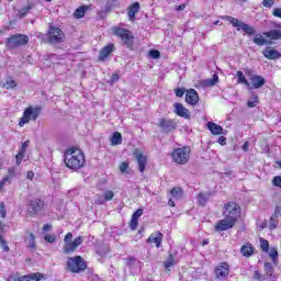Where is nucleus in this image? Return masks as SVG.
<instances>
[{"label": "nucleus", "mask_w": 281, "mask_h": 281, "mask_svg": "<svg viewBox=\"0 0 281 281\" xmlns=\"http://www.w3.org/2000/svg\"><path fill=\"white\" fill-rule=\"evenodd\" d=\"M24 155H25V151H20V153L15 156V165H16V166H21V161H23Z\"/></svg>", "instance_id": "nucleus-42"}, {"label": "nucleus", "mask_w": 281, "mask_h": 281, "mask_svg": "<svg viewBox=\"0 0 281 281\" xmlns=\"http://www.w3.org/2000/svg\"><path fill=\"white\" fill-rule=\"evenodd\" d=\"M33 9H34V4L29 3L26 7H23L18 11V16L20 19H24V16H27V14L30 13V10H33Z\"/></svg>", "instance_id": "nucleus-24"}, {"label": "nucleus", "mask_w": 281, "mask_h": 281, "mask_svg": "<svg viewBox=\"0 0 281 281\" xmlns=\"http://www.w3.org/2000/svg\"><path fill=\"white\" fill-rule=\"evenodd\" d=\"M272 14H273V16L281 19V9L280 8L274 9Z\"/></svg>", "instance_id": "nucleus-57"}, {"label": "nucleus", "mask_w": 281, "mask_h": 281, "mask_svg": "<svg viewBox=\"0 0 281 281\" xmlns=\"http://www.w3.org/2000/svg\"><path fill=\"white\" fill-rule=\"evenodd\" d=\"M265 271H266V273H271L273 271V265L271 262H266Z\"/></svg>", "instance_id": "nucleus-51"}, {"label": "nucleus", "mask_w": 281, "mask_h": 281, "mask_svg": "<svg viewBox=\"0 0 281 281\" xmlns=\"http://www.w3.org/2000/svg\"><path fill=\"white\" fill-rule=\"evenodd\" d=\"M186 103L194 106L199 104V93L194 89L187 90L186 93Z\"/></svg>", "instance_id": "nucleus-13"}, {"label": "nucleus", "mask_w": 281, "mask_h": 281, "mask_svg": "<svg viewBox=\"0 0 281 281\" xmlns=\"http://www.w3.org/2000/svg\"><path fill=\"white\" fill-rule=\"evenodd\" d=\"M212 198V193H199L198 194V202L201 205H205V203H207V201H210V199Z\"/></svg>", "instance_id": "nucleus-29"}, {"label": "nucleus", "mask_w": 281, "mask_h": 281, "mask_svg": "<svg viewBox=\"0 0 281 281\" xmlns=\"http://www.w3.org/2000/svg\"><path fill=\"white\" fill-rule=\"evenodd\" d=\"M161 240H164V234L158 231L148 237L147 243H155L156 247H161Z\"/></svg>", "instance_id": "nucleus-18"}, {"label": "nucleus", "mask_w": 281, "mask_h": 281, "mask_svg": "<svg viewBox=\"0 0 281 281\" xmlns=\"http://www.w3.org/2000/svg\"><path fill=\"white\" fill-rule=\"evenodd\" d=\"M83 240L85 239L79 236V237L75 238V240L72 243L76 244L77 247H80V244L83 243Z\"/></svg>", "instance_id": "nucleus-58"}, {"label": "nucleus", "mask_w": 281, "mask_h": 281, "mask_svg": "<svg viewBox=\"0 0 281 281\" xmlns=\"http://www.w3.org/2000/svg\"><path fill=\"white\" fill-rule=\"evenodd\" d=\"M149 56H150V58L157 59V58H159V56H161V53L157 49H151V50H149Z\"/></svg>", "instance_id": "nucleus-46"}, {"label": "nucleus", "mask_w": 281, "mask_h": 281, "mask_svg": "<svg viewBox=\"0 0 281 281\" xmlns=\"http://www.w3.org/2000/svg\"><path fill=\"white\" fill-rule=\"evenodd\" d=\"M41 280H43V273L41 272L18 277V281H41Z\"/></svg>", "instance_id": "nucleus-19"}, {"label": "nucleus", "mask_w": 281, "mask_h": 281, "mask_svg": "<svg viewBox=\"0 0 281 281\" xmlns=\"http://www.w3.org/2000/svg\"><path fill=\"white\" fill-rule=\"evenodd\" d=\"M237 79L238 85H245L248 89L251 90V86L249 85V81H247V78L245 77L243 71H237Z\"/></svg>", "instance_id": "nucleus-27"}, {"label": "nucleus", "mask_w": 281, "mask_h": 281, "mask_svg": "<svg viewBox=\"0 0 281 281\" xmlns=\"http://www.w3.org/2000/svg\"><path fill=\"white\" fill-rule=\"evenodd\" d=\"M222 19L228 21V23H231L233 27H236L237 32H240V30H243V32H246V34H248L249 36H254V34H256V30L254 29V26L245 24V22L239 21L236 18L224 15L222 16Z\"/></svg>", "instance_id": "nucleus-4"}, {"label": "nucleus", "mask_w": 281, "mask_h": 281, "mask_svg": "<svg viewBox=\"0 0 281 281\" xmlns=\"http://www.w3.org/2000/svg\"><path fill=\"white\" fill-rule=\"evenodd\" d=\"M10 181V177H4L2 181H0V190H3V186Z\"/></svg>", "instance_id": "nucleus-56"}, {"label": "nucleus", "mask_w": 281, "mask_h": 281, "mask_svg": "<svg viewBox=\"0 0 281 281\" xmlns=\"http://www.w3.org/2000/svg\"><path fill=\"white\" fill-rule=\"evenodd\" d=\"M217 142L221 146H225V144H227V138L225 136H221Z\"/></svg>", "instance_id": "nucleus-59"}, {"label": "nucleus", "mask_w": 281, "mask_h": 281, "mask_svg": "<svg viewBox=\"0 0 281 281\" xmlns=\"http://www.w3.org/2000/svg\"><path fill=\"white\" fill-rule=\"evenodd\" d=\"M247 106L249 109H254L255 106H258V95H252L247 101Z\"/></svg>", "instance_id": "nucleus-35"}, {"label": "nucleus", "mask_w": 281, "mask_h": 281, "mask_svg": "<svg viewBox=\"0 0 281 281\" xmlns=\"http://www.w3.org/2000/svg\"><path fill=\"white\" fill-rule=\"evenodd\" d=\"M95 203H97L98 205H104V198L99 196V198L95 200Z\"/></svg>", "instance_id": "nucleus-61"}, {"label": "nucleus", "mask_w": 281, "mask_h": 281, "mask_svg": "<svg viewBox=\"0 0 281 281\" xmlns=\"http://www.w3.org/2000/svg\"><path fill=\"white\" fill-rule=\"evenodd\" d=\"M273 186H277V188H281V177L277 176L272 180Z\"/></svg>", "instance_id": "nucleus-53"}, {"label": "nucleus", "mask_w": 281, "mask_h": 281, "mask_svg": "<svg viewBox=\"0 0 281 281\" xmlns=\"http://www.w3.org/2000/svg\"><path fill=\"white\" fill-rule=\"evenodd\" d=\"M133 155L137 161L139 172H144L146 170V166H148V158L138 148L134 149Z\"/></svg>", "instance_id": "nucleus-11"}, {"label": "nucleus", "mask_w": 281, "mask_h": 281, "mask_svg": "<svg viewBox=\"0 0 281 281\" xmlns=\"http://www.w3.org/2000/svg\"><path fill=\"white\" fill-rule=\"evenodd\" d=\"M171 196L176 199V201L181 199V196H183V190H181L179 187L173 188L171 190Z\"/></svg>", "instance_id": "nucleus-33"}, {"label": "nucleus", "mask_w": 281, "mask_h": 281, "mask_svg": "<svg viewBox=\"0 0 281 281\" xmlns=\"http://www.w3.org/2000/svg\"><path fill=\"white\" fill-rule=\"evenodd\" d=\"M75 249H78V246L74 241H68L64 246L65 254H71Z\"/></svg>", "instance_id": "nucleus-32"}, {"label": "nucleus", "mask_w": 281, "mask_h": 281, "mask_svg": "<svg viewBox=\"0 0 281 281\" xmlns=\"http://www.w3.org/2000/svg\"><path fill=\"white\" fill-rule=\"evenodd\" d=\"M44 206H45V202L42 201L41 199L29 201V204H27L29 216H36L38 212L43 210Z\"/></svg>", "instance_id": "nucleus-10"}, {"label": "nucleus", "mask_w": 281, "mask_h": 281, "mask_svg": "<svg viewBox=\"0 0 281 281\" xmlns=\"http://www.w3.org/2000/svg\"><path fill=\"white\" fill-rule=\"evenodd\" d=\"M175 93H176L177 98H183V94L186 93V88H177L175 90Z\"/></svg>", "instance_id": "nucleus-48"}, {"label": "nucleus", "mask_w": 281, "mask_h": 281, "mask_svg": "<svg viewBox=\"0 0 281 281\" xmlns=\"http://www.w3.org/2000/svg\"><path fill=\"white\" fill-rule=\"evenodd\" d=\"M115 49V46L113 44H108L100 50L99 60H104L105 58H109V55Z\"/></svg>", "instance_id": "nucleus-21"}, {"label": "nucleus", "mask_w": 281, "mask_h": 281, "mask_svg": "<svg viewBox=\"0 0 281 281\" xmlns=\"http://www.w3.org/2000/svg\"><path fill=\"white\" fill-rule=\"evenodd\" d=\"M270 258L272 259V262H277L278 260V249L271 248L269 252Z\"/></svg>", "instance_id": "nucleus-40"}, {"label": "nucleus", "mask_w": 281, "mask_h": 281, "mask_svg": "<svg viewBox=\"0 0 281 281\" xmlns=\"http://www.w3.org/2000/svg\"><path fill=\"white\" fill-rule=\"evenodd\" d=\"M250 80H251V85H252L254 89H260V88L265 87V85H267L265 77H262L260 75H256V76L251 77Z\"/></svg>", "instance_id": "nucleus-17"}, {"label": "nucleus", "mask_w": 281, "mask_h": 281, "mask_svg": "<svg viewBox=\"0 0 281 281\" xmlns=\"http://www.w3.org/2000/svg\"><path fill=\"white\" fill-rule=\"evenodd\" d=\"M26 179H29L30 181H32V179H34V171H29L26 173Z\"/></svg>", "instance_id": "nucleus-63"}, {"label": "nucleus", "mask_w": 281, "mask_h": 281, "mask_svg": "<svg viewBox=\"0 0 281 281\" xmlns=\"http://www.w3.org/2000/svg\"><path fill=\"white\" fill-rule=\"evenodd\" d=\"M8 172L9 173H8L7 177H9V179H12L14 177V175H16V168L15 167H11V168H9Z\"/></svg>", "instance_id": "nucleus-54"}, {"label": "nucleus", "mask_w": 281, "mask_h": 281, "mask_svg": "<svg viewBox=\"0 0 281 281\" xmlns=\"http://www.w3.org/2000/svg\"><path fill=\"white\" fill-rule=\"evenodd\" d=\"M115 36H119V38H122L124 45L131 49L133 47V32L123 29V27H117L114 30Z\"/></svg>", "instance_id": "nucleus-9"}, {"label": "nucleus", "mask_w": 281, "mask_h": 281, "mask_svg": "<svg viewBox=\"0 0 281 281\" xmlns=\"http://www.w3.org/2000/svg\"><path fill=\"white\" fill-rule=\"evenodd\" d=\"M262 54L268 60H278L279 58H281V53L271 47H266L262 50Z\"/></svg>", "instance_id": "nucleus-16"}, {"label": "nucleus", "mask_w": 281, "mask_h": 281, "mask_svg": "<svg viewBox=\"0 0 281 281\" xmlns=\"http://www.w3.org/2000/svg\"><path fill=\"white\" fill-rule=\"evenodd\" d=\"M218 83V75L214 74L213 78L211 79H205L204 81H202L203 87H214V85Z\"/></svg>", "instance_id": "nucleus-26"}, {"label": "nucleus", "mask_w": 281, "mask_h": 281, "mask_svg": "<svg viewBox=\"0 0 281 281\" xmlns=\"http://www.w3.org/2000/svg\"><path fill=\"white\" fill-rule=\"evenodd\" d=\"M87 10H89V7H87V5L79 7V8L74 12L75 19H82V16H85V13L87 12Z\"/></svg>", "instance_id": "nucleus-31"}, {"label": "nucleus", "mask_w": 281, "mask_h": 281, "mask_svg": "<svg viewBox=\"0 0 281 281\" xmlns=\"http://www.w3.org/2000/svg\"><path fill=\"white\" fill-rule=\"evenodd\" d=\"M273 218H280L281 217V206L277 205L274 209V213L272 214Z\"/></svg>", "instance_id": "nucleus-49"}, {"label": "nucleus", "mask_w": 281, "mask_h": 281, "mask_svg": "<svg viewBox=\"0 0 281 281\" xmlns=\"http://www.w3.org/2000/svg\"><path fill=\"white\" fill-rule=\"evenodd\" d=\"M27 243V247L30 249H35L36 248V238L34 237V234H30V236L25 239Z\"/></svg>", "instance_id": "nucleus-34"}, {"label": "nucleus", "mask_w": 281, "mask_h": 281, "mask_svg": "<svg viewBox=\"0 0 281 281\" xmlns=\"http://www.w3.org/2000/svg\"><path fill=\"white\" fill-rule=\"evenodd\" d=\"M8 281H19V277L16 276H10Z\"/></svg>", "instance_id": "nucleus-64"}, {"label": "nucleus", "mask_w": 281, "mask_h": 281, "mask_svg": "<svg viewBox=\"0 0 281 281\" xmlns=\"http://www.w3.org/2000/svg\"><path fill=\"white\" fill-rule=\"evenodd\" d=\"M8 212L5 211V204L3 202H0V216L1 218H5V215Z\"/></svg>", "instance_id": "nucleus-45"}, {"label": "nucleus", "mask_w": 281, "mask_h": 281, "mask_svg": "<svg viewBox=\"0 0 281 281\" xmlns=\"http://www.w3.org/2000/svg\"><path fill=\"white\" fill-rule=\"evenodd\" d=\"M67 271L70 273H82L87 270V262L81 256L69 257L66 263Z\"/></svg>", "instance_id": "nucleus-3"}, {"label": "nucleus", "mask_w": 281, "mask_h": 281, "mask_svg": "<svg viewBox=\"0 0 281 281\" xmlns=\"http://www.w3.org/2000/svg\"><path fill=\"white\" fill-rule=\"evenodd\" d=\"M46 38L49 45H58L65 42V33L57 26H49Z\"/></svg>", "instance_id": "nucleus-5"}, {"label": "nucleus", "mask_w": 281, "mask_h": 281, "mask_svg": "<svg viewBox=\"0 0 281 281\" xmlns=\"http://www.w3.org/2000/svg\"><path fill=\"white\" fill-rule=\"evenodd\" d=\"M44 240H45L46 243L54 244V243H56V236H54V235H45V236H44Z\"/></svg>", "instance_id": "nucleus-47"}, {"label": "nucleus", "mask_w": 281, "mask_h": 281, "mask_svg": "<svg viewBox=\"0 0 281 281\" xmlns=\"http://www.w3.org/2000/svg\"><path fill=\"white\" fill-rule=\"evenodd\" d=\"M175 265V257L172 255H169L168 259L165 261V268L170 269Z\"/></svg>", "instance_id": "nucleus-39"}, {"label": "nucleus", "mask_w": 281, "mask_h": 281, "mask_svg": "<svg viewBox=\"0 0 281 281\" xmlns=\"http://www.w3.org/2000/svg\"><path fill=\"white\" fill-rule=\"evenodd\" d=\"M71 238H74V235H72L71 233H68V234L65 236L64 240H65V243L67 244V243H69V240H71Z\"/></svg>", "instance_id": "nucleus-60"}, {"label": "nucleus", "mask_w": 281, "mask_h": 281, "mask_svg": "<svg viewBox=\"0 0 281 281\" xmlns=\"http://www.w3.org/2000/svg\"><path fill=\"white\" fill-rule=\"evenodd\" d=\"M279 217H273V215L270 217L269 221V229L273 231L276 229V227H278V224L280 223V220H278Z\"/></svg>", "instance_id": "nucleus-36"}, {"label": "nucleus", "mask_w": 281, "mask_h": 281, "mask_svg": "<svg viewBox=\"0 0 281 281\" xmlns=\"http://www.w3.org/2000/svg\"><path fill=\"white\" fill-rule=\"evenodd\" d=\"M30 43V37L23 34H14L7 38V47L8 49H16V47H23V45H27Z\"/></svg>", "instance_id": "nucleus-6"}, {"label": "nucleus", "mask_w": 281, "mask_h": 281, "mask_svg": "<svg viewBox=\"0 0 281 281\" xmlns=\"http://www.w3.org/2000/svg\"><path fill=\"white\" fill-rule=\"evenodd\" d=\"M215 276L218 280H223L224 278H227L229 276V265L227 263H221L216 269H215Z\"/></svg>", "instance_id": "nucleus-15"}, {"label": "nucleus", "mask_w": 281, "mask_h": 281, "mask_svg": "<svg viewBox=\"0 0 281 281\" xmlns=\"http://www.w3.org/2000/svg\"><path fill=\"white\" fill-rule=\"evenodd\" d=\"M252 43H255V45H258L259 47H262V45H269V42L260 34H256Z\"/></svg>", "instance_id": "nucleus-25"}, {"label": "nucleus", "mask_w": 281, "mask_h": 281, "mask_svg": "<svg viewBox=\"0 0 281 281\" xmlns=\"http://www.w3.org/2000/svg\"><path fill=\"white\" fill-rule=\"evenodd\" d=\"M0 247L4 251H10V247H8V243H5V239H3V236H0Z\"/></svg>", "instance_id": "nucleus-43"}, {"label": "nucleus", "mask_w": 281, "mask_h": 281, "mask_svg": "<svg viewBox=\"0 0 281 281\" xmlns=\"http://www.w3.org/2000/svg\"><path fill=\"white\" fill-rule=\"evenodd\" d=\"M120 144H122V134L120 132H114L111 137V145L120 146Z\"/></svg>", "instance_id": "nucleus-28"}, {"label": "nucleus", "mask_w": 281, "mask_h": 281, "mask_svg": "<svg viewBox=\"0 0 281 281\" xmlns=\"http://www.w3.org/2000/svg\"><path fill=\"white\" fill-rule=\"evenodd\" d=\"M64 164L70 170H80L85 166V154L80 149L70 148L64 154Z\"/></svg>", "instance_id": "nucleus-2"}, {"label": "nucleus", "mask_w": 281, "mask_h": 281, "mask_svg": "<svg viewBox=\"0 0 281 281\" xmlns=\"http://www.w3.org/2000/svg\"><path fill=\"white\" fill-rule=\"evenodd\" d=\"M16 87V81L14 80H9L2 83L3 89H15Z\"/></svg>", "instance_id": "nucleus-38"}, {"label": "nucleus", "mask_w": 281, "mask_h": 281, "mask_svg": "<svg viewBox=\"0 0 281 281\" xmlns=\"http://www.w3.org/2000/svg\"><path fill=\"white\" fill-rule=\"evenodd\" d=\"M171 157L176 164H180L181 166L188 164V161H190V147L184 146L175 149L171 154Z\"/></svg>", "instance_id": "nucleus-8"}, {"label": "nucleus", "mask_w": 281, "mask_h": 281, "mask_svg": "<svg viewBox=\"0 0 281 281\" xmlns=\"http://www.w3.org/2000/svg\"><path fill=\"white\" fill-rule=\"evenodd\" d=\"M142 214H144V210L143 209H137L133 213L132 218H136L137 221H139V217L142 216Z\"/></svg>", "instance_id": "nucleus-44"}, {"label": "nucleus", "mask_w": 281, "mask_h": 281, "mask_svg": "<svg viewBox=\"0 0 281 281\" xmlns=\"http://www.w3.org/2000/svg\"><path fill=\"white\" fill-rule=\"evenodd\" d=\"M263 36H267V38H271L272 41H280V38H281V31L271 30L269 32H265Z\"/></svg>", "instance_id": "nucleus-23"}, {"label": "nucleus", "mask_w": 281, "mask_h": 281, "mask_svg": "<svg viewBox=\"0 0 281 281\" xmlns=\"http://www.w3.org/2000/svg\"><path fill=\"white\" fill-rule=\"evenodd\" d=\"M139 12V2L133 3L128 9L130 19H135V14Z\"/></svg>", "instance_id": "nucleus-30"}, {"label": "nucleus", "mask_w": 281, "mask_h": 281, "mask_svg": "<svg viewBox=\"0 0 281 281\" xmlns=\"http://www.w3.org/2000/svg\"><path fill=\"white\" fill-rule=\"evenodd\" d=\"M158 127L161 128L162 133L168 134L177 128V123L175 120L159 119Z\"/></svg>", "instance_id": "nucleus-12"}, {"label": "nucleus", "mask_w": 281, "mask_h": 281, "mask_svg": "<svg viewBox=\"0 0 281 281\" xmlns=\"http://www.w3.org/2000/svg\"><path fill=\"white\" fill-rule=\"evenodd\" d=\"M224 218L218 221L215 229L216 232H227V229H232L234 225L240 218V205L234 202H228L223 207Z\"/></svg>", "instance_id": "nucleus-1"}, {"label": "nucleus", "mask_w": 281, "mask_h": 281, "mask_svg": "<svg viewBox=\"0 0 281 281\" xmlns=\"http://www.w3.org/2000/svg\"><path fill=\"white\" fill-rule=\"evenodd\" d=\"M186 5L187 4H180V5L176 7L177 12H183V10H186Z\"/></svg>", "instance_id": "nucleus-62"}, {"label": "nucleus", "mask_w": 281, "mask_h": 281, "mask_svg": "<svg viewBox=\"0 0 281 281\" xmlns=\"http://www.w3.org/2000/svg\"><path fill=\"white\" fill-rule=\"evenodd\" d=\"M206 127L212 133V135H224L223 127L214 122H209Z\"/></svg>", "instance_id": "nucleus-20"}, {"label": "nucleus", "mask_w": 281, "mask_h": 281, "mask_svg": "<svg viewBox=\"0 0 281 281\" xmlns=\"http://www.w3.org/2000/svg\"><path fill=\"white\" fill-rule=\"evenodd\" d=\"M139 220H136L135 217H132L131 223H130V227L131 229L135 231L137 229V223Z\"/></svg>", "instance_id": "nucleus-50"}, {"label": "nucleus", "mask_w": 281, "mask_h": 281, "mask_svg": "<svg viewBox=\"0 0 281 281\" xmlns=\"http://www.w3.org/2000/svg\"><path fill=\"white\" fill-rule=\"evenodd\" d=\"M240 254L245 256L246 258H249L251 254H254V246L251 244L247 243L240 248Z\"/></svg>", "instance_id": "nucleus-22"}, {"label": "nucleus", "mask_w": 281, "mask_h": 281, "mask_svg": "<svg viewBox=\"0 0 281 281\" xmlns=\"http://www.w3.org/2000/svg\"><path fill=\"white\" fill-rule=\"evenodd\" d=\"M273 3H276V0H263L262 5L263 8H272Z\"/></svg>", "instance_id": "nucleus-52"}, {"label": "nucleus", "mask_w": 281, "mask_h": 281, "mask_svg": "<svg viewBox=\"0 0 281 281\" xmlns=\"http://www.w3.org/2000/svg\"><path fill=\"white\" fill-rule=\"evenodd\" d=\"M173 108L176 115H179V117H184V120H190V117H192L190 110L186 109L183 104L175 103Z\"/></svg>", "instance_id": "nucleus-14"}, {"label": "nucleus", "mask_w": 281, "mask_h": 281, "mask_svg": "<svg viewBox=\"0 0 281 281\" xmlns=\"http://www.w3.org/2000/svg\"><path fill=\"white\" fill-rule=\"evenodd\" d=\"M126 170H128V165H127L126 162H122V164L120 165V171H121L122 173H124V172H126Z\"/></svg>", "instance_id": "nucleus-55"}, {"label": "nucleus", "mask_w": 281, "mask_h": 281, "mask_svg": "<svg viewBox=\"0 0 281 281\" xmlns=\"http://www.w3.org/2000/svg\"><path fill=\"white\" fill-rule=\"evenodd\" d=\"M38 115H41V108L29 106L24 110L23 116L19 121V126L23 127L25 124H30V121L38 120Z\"/></svg>", "instance_id": "nucleus-7"}, {"label": "nucleus", "mask_w": 281, "mask_h": 281, "mask_svg": "<svg viewBox=\"0 0 281 281\" xmlns=\"http://www.w3.org/2000/svg\"><path fill=\"white\" fill-rule=\"evenodd\" d=\"M115 196L113 191H105L103 194L104 201H111Z\"/></svg>", "instance_id": "nucleus-41"}, {"label": "nucleus", "mask_w": 281, "mask_h": 281, "mask_svg": "<svg viewBox=\"0 0 281 281\" xmlns=\"http://www.w3.org/2000/svg\"><path fill=\"white\" fill-rule=\"evenodd\" d=\"M260 240V247L262 249V251H265L266 254L269 251V240L265 239V238H259Z\"/></svg>", "instance_id": "nucleus-37"}]
</instances>
